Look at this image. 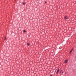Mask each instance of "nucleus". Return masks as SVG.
Returning <instances> with one entry per match:
<instances>
[{
  "instance_id": "9",
  "label": "nucleus",
  "mask_w": 76,
  "mask_h": 76,
  "mask_svg": "<svg viewBox=\"0 0 76 76\" xmlns=\"http://www.w3.org/2000/svg\"><path fill=\"white\" fill-rule=\"evenodd\" d=\"M45 3H47V1H45Z\"/></svg>"
},
{
  "instance_id": "6",
  "label": "nucleus",
  "mask_w": 76,
  "mask_h": 76,
  "mask_svg": "<svg viewBox=\"0 0 76 76\" xmlns=\"http://www.w3.org/2000/svg\"><path fill=\"white\" fill-rule=\"evenodd\" d=\"M23 5H25V4L24 3H23Z\"/></svg>"
},
{
  "instance_id": "4",
  "label": "nucleus",
  "mask_w": 76,
  "mask_h": 76,
  "mask_svg": "<svg viewBox=\"0 0 76 76\" xmlns=\"http://www.w3.org/2000/svg\"><path fill=\"white\" fill-rule=\"evenodd\" d=\"M68 61L67 60H66L65 61V63H66Z\"/></svg>"
},
{
  "instance_id": "2",
  "label": "nucleus",
  "mask_w": 76,
  "mask_h": 76,
  "mask_svg": "<svg viewBox=\"0 0 76 76\" xmlns=\"http://www.w3.org/2000/svg\"><path fill=\"white\" fill-rule=\"evenodd\" d=\"M60 71V70H59V69H58L57 70V72H56V73L58 74V72Z\"/></svg>"
},
{
  "instance_id": "8",
  "label": "nucleus",
  "mask_w": 76,
  "mask_h": 76,
  "mask_svg": "<svg viewBox=\"0 0 76 76\" xmlns=\"http://www.w3.org/2000/svg\"><path fill=\"white\" fill-rule=\"evenodd\" d=\"M6 39V37H5V38L4 39V40Z\"/></svg>"
},
{
  "instance_id": "1",
  "label": "nucleus",
  "mask_w": 76,
  "mask_h": 76,
  "mask_svg": "<svg viewBox=\"0 0 76 76\" xmlns=\"http://www.w3.org/2000/svg\"><path fill=\"white\" fill-rule=\"evenodd\" d=\"M64 19H67V16H64Z\"/></svg>"
},
{
  "instance_id": "7",
  "label": "nucleus",
  "mask_w": 76,
  "mask_h": 76,
  "mask_svg": "<svg viewBox=\"0 0 76 76\" xmlns=\"http://www.w3.org/2000/svg\"><path fill=\"white\" fill-rule=\"evenodd\" d=\"M23 32H26V31H25V30H24Z\"/></svg>"
},
{
  "instance_id": "3",
  "label": "nucleus",
  "mask_w": 76,
  "mask_h": 76,
  "mask_svg": "<svg viewBox=\"0 0 76 76\" xmlns=\"http://www.w3.org/2000/svg\"><path fill=\"white\" fill-rule=\"evenodd\" d=\"M73 49H72V50H71L70 51V54H71L72 53V52L73 51Z\"/></svg>"
},
{
  "instance_id": "5",
  "label": "nucleus",
  "mask_w": 76,
  "mask_h": 76,
  "mask_svg": "<svg viewBox=\"0 0 76 76\" xmlns=\"http://www.w3.org/2000/svg\"><path fill=\"white\" fill-rule=\"evenodd\" d=\"M27 45H28V46H29V43H27Z\"/></svg>"
},
{
  "instance_id": "11",
  "label": "nucleus",
  "mask_w": 76,
  "mask_h": 76,
  "mask_svg": "<svg viewBox=\"0 0 76 76\" xmlns=\"http://www.w3.org/2000/svg\"><path fill=\"white\" fill-rule=\"evenodd\" d=\"M50 76H52V75H51Z\"/></svg>"
},
{
  "instance_id": "10",
  "label": "nucleus",
  "mask_w": 76,
  "mask_h": 76,
  "mask_svg": "<svg viewBox=\"0 0 76 76\" xmlns=\"http://www.w3.org/2000/svg\"><path fill=\"white\" fill-rule=\"evenodd\" d=\"M62 73H63V72H62Z\"/></svg>"
}]
</instances>
